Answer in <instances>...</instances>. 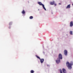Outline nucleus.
<instances>
[{"mask_svg":"<svg viewBox=\"0 0 73 73\" xmlns=\"http://www.w3.org/2000/svg\"><path fill=\"white\" fill-rule=\"evenodd\" d=\"M72 65H73L72 63H70L68 62H67L66 63V65L69 69H72Z\"/></svg>","mask_w":73,"mask_h":73,"instance_id":"obj_1","label":"nucleus"},{"mask_svg":"<svg viewBox=\"0 0 73 73\" xmlns=\"http://www.w3.org/2000/svg\"><path fill=\"white\" fill-rule=\"evenodd\" d=\"M38 3V4H39L40 5H42V7H43V9H44L45 11H46V9H45V7L44 6V4H42L40 2H39Z\"/></svg>","mask_w":73,"mask_h":73,"instance_id":"obj_2","label":"nucleus"},{"mask_svg":"<svg viewBox=\"0 0 73 73\" xmlns=\"http://www.w3.org/2000/svg\"><path fill=\"white\" fill-rule=\"evenodd\" d=\"M59 59H62V55L61 54H60L58 55Z\"/></svg>","mask_w":73,"mask_h":73,"instance_id":"obj_3","label":"nucleus"},{"mask_svg":"<svg viewBox=\"0 0 73 73\" xmlns=\"http://www.w3.org/2000/svg\"><path fill=\"white\" fill-rule=\"evenodd\" d=\"M56 61L57 64H59V63L60 62V59H59L58 58L57 60H56Z\"/></svg>","mask_w":73,"mask_h":73,"instance_id":"obj_4","label":"nucleus"},{"mask_svg":"<svg viewBox=\"0 0 73 73\" xmlns=\"http://www.w3.org/2000/svg\"><path fill=\"white\" fill-rule=\"evenodd\" d=\"M64 54H65V56H66V55H67V54L68 53V51L66 50H64Z\"/></svg>","mask_w":73,"mask_h":73,"instance_id":"obj_5","label":"nucleus"},{"mask_svg":"<svg viewBox=\"0 0 73 73\" xmlns=\"http://www.w3.org/2000/svg\"><path fill=\"white\" fill-rule=\"evenodd\" d=\"M54 3H55V2L54 1H53L50 2V5H53L54 4Z\"/></svg>","mask_w":73,"mask_h":73,"instance_id":"obj_6","label":"nucleus"},{"mask_svg":"<svg viewBox=\"0 0 73 73\" xmlns=\"http://www.w3.org/2000/svg\"><path fill=\"white\" fill-rule=\"evenodd\" d=\"M70 26L71 27H73V23L72 21H71L70 22Z\"/></svg>","mask_w":73,"mask_h":73,"instance_id":"obj_7","label":"nucleus"},{"mask_svg":"<svg viewBox=\"0 0 73 73\" xmlns=\"http://www.w3.org/2000/svg\"><path fill=\"white\" fill-rule=\"evenodd\" d=\"M40 60L41 63H43V62H44V59H40Z\"/></svg>","mask_w":73,"mask_h":73,"instance_id":"obj_8","label":"nucleus"},{"mask_svg":"<svg viewBox=\"0 0 73 73\" xmlns=\"http://www.w3.org/2000/svg\"><path fill=\"white\" fill-rule=\"evenodd\" d=\"M62 71L63 73H66V71L65 69L63 68Z\"/></svg>","mask_w":73,"mask_h":73,"instance_id":"obj_9","label":"nucleus"},{"mask_svg":"<svg viewBox=\"0 0 73 73\" xmlns=\"http://www.w3.org/2000/svg\"><path fill=\"white\" fill-rule=\"evenodd\" d=\"M70 8V5H68L66 7V8L67 9L68 8Z\"/></svg>","mask_w":73,"mask_h":73,"instance_id":"obj_10","label":"nucleus"},{"mask_svg":"<svg viewBox=\"0 0 73 73\" xmlns=\"http://www.w3.org/2000/svg\"><path fill=\"white\" fill-rule=\"evenodd\" d=\"M22 13L23 14H25V11H24V10H23V11L22 12Z\"/></svg>","mask_w":73,"mask_h":73,"instance_id":"obj_11","label":"nucleus"},{"mask_svg":"<svg viewBox=\"0 0 73 73\" xmlns=\"http://www.w3.org/2000/svg\"><path fill=\"white\" fill-rule=\"evenodd\" d=\"M33 18V17L32 16H31L29 17L30 19H32Z\"/></svg>","mask_w":73,"mask_h":73,"instance_id":"obj_12","label":"nucleus"},{"mask_svg":"<svg viewBox=\"0 0 73 73\" xmlns=\"http://www.w3.org/2000/svg\"><path fill=\"white\" fill-rule=\"evenodd\" d=\"M70 35H73V32H72V31H70Z\"/></svg>","mask_w":73,"mask_h":73,"instance_id":"obj_13","label":"nucleus"},{"mask_svg":"<svg viewBox=\"0 0 73 73\" xmlns=\"http://www.w3.org/2000/svg\"><path fill=\"white\" fill-rule=\"evenodd\" d=\"M36 56L37 57V58H38L39 60L40 59V58L39 56H38L37 55H36Z\"/></svg>","mask_w":73,"mask_h":73,"instance_id":"obj_14","label":"nucleus"},{"mask_svg":"<svg viewBox=\"0 0 73 73\" xmlns=\"http://www.w3.org/2000/svg\"><path fill=\"white\" fill-rule=\"evenodd\" d=\"M31 73H34V71L33 70H31Z\"/></svg>","mask_w":73,"mask_h":73,"instance_id":"obj_15","label":"nucleus"},{"mask_svg":"<svg viewBox=\"0 0 73 73\" xmlns=\"http://www.w3.org/2000/svg\"><path fill=\"white\" fill-rule=\"evenodd\" d=\"M12 24V23L11 22H10L9 24V25H11Z\"/></svg>","mask_w":73,"mask_h":73,"instance_id":"obj_16","label":"nucleus"},{"mask_svg":"<svg viewBox=\"0 0 73 73\" xmlns=\"http://www.w3.org/2000/svg\"><path fill=\"white\" fill-rule=\"evenodd\" d=\"M60 73H62V70H60Z\"/></svg>","mask_w":73,"mask_h":73,"instance_id":"obj_17","label":"nucleus"},{"mask_svg":"<svg viewBox=\"0 0 73 73\" xmlns=\"http://www.w3.org/2000/svg\"><path fill=\"white\" fill-rule=\"evenodd\" d=\"M54 5L55 6H56V5H57V4L55 3H54Z\"/></svg>","mask_w":73,"mask_h":73,"instance_id":"obj_18","label":"nucleus"},{"mask_svg":"<svg viewBox=\"0 0 73 73\" xmlns=\"http://www.w3.org/2000/svg\"><path fill=\"white\" fill-rule=\"evenodd\" d=\"M59 4H61V3H59Z\"/></svg>","mask_w":73,"mask_h":73,"instance_id":"obj_19","label":"nucleus"},{"mask_svg":"<svg viewBox=\"0 0 73 73\" xmlns=\"http://www.w3.org/2000/svg\"><path fill=\"white\" fill-rule=\"evenodd\" d=\"M9 29H10V27H9Z\"/></svg>","mask_w":73,"mask_h":73,"instance_id":"obj_20","label":"nucleus"},{"mask_svg":"<svg viewBox=\"0 0 73 73\" xmlns=\"http://www.w3.org/2000/svg\"><path fill=\"white\" fill-rule=\"evenodd\" d=\"M72 5L73 6V3L72 4Z\"/></svg>","mask_w":73,"mask_h":73,"instance_id":"obj_21","label":"nucleus"}]
</instances>
